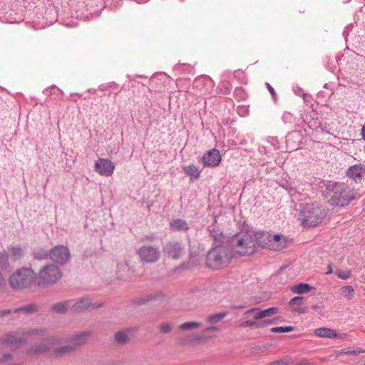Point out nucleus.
<instances>
[{
    "instance_id": "nucleus-22",
    "label": "nucleus",
    "mask_w": 365,
    "mask_h": 365,
    "mask_svg": "<svg viewBox=\"0 0 365 365\" xmlns=\"http://www.w3.org/2000/svg\"><path fill=\"white\" fill-rule=\"evenodd\" d=\"M313 289V287L308 284L299 283L290 287V290L294 294L307 293Z\"/></svg>"
},
{
    "instance_id": "nucleus-45",
    "label": "nucleus",
    "mask_w": 365,
    "mask_h": 365,
    "mask_svg": "<svg viewBox=\"0 0 365 365\" xmlns=\"http://www.w3.org/2000/svg\"><path fill=\"white\" fill-rule=\"evenodd\" d=\"M245 307L244 306H242V305H240V306H232V309H243Z\"/></svg>"
},
{
    "instance_id": "nucleus-18",
    "label": "nucleus",
    "mask_w": 365,
    "mask_h": 365,
    "mask_svg": "<svg viewBox=\"0 0 365 365\" xmlns=\"http://www.w3.org/2000/svg\"><path fill=\"white\" fill-rule=\"evenodd\" d=\"M70 309H72V301L71 300H65L63 302H58L53 304L51 308V311L52 313H54V314H64Z\"/></svg>"
},
{
    "instance_id": "nucleus-17",
    "label": "nucleus",
    "mask_w": 365,
    "mask_h": 365,
    "mask_svg": "<svg viewBox=\"0 0 365 365\" xmlns=\"http://www.w3.org/2000/svg\"><path fill=\"white\" fill-rule=\"evenodd\" d=\"M346 173L349 178L357 182L365 175V166L361 164L352 165L348 169Z\"/></svg>"
},
{
    "instance_id": "nucleus-13",
    "label": "nucleus",
    "mask_w": 365,
    "mask_h": 365,
    "mask_svg": "<svg viewBox=\"0 0 365 365\" xmlns=\"http://www.w3.org/2000/svg\"><path fill=\"white\" fill-rule=\"evenodd\" d=\"M95 168L99 175L109 177L113 173L115 165L107 158H100L96 162Z\"/></svg>"
},
{
    "instance_id": "nucleus-30",
    "label": "nucleus",
    "mask_w": 365,
    "mask_h": 365,
    "mask_svg": "<svg viewBox=\"0 0 365 365\" xmlns=\"http://www.w3.org/2000/svg\"><path fill=\"white\" fill-rule=\"evenodd\" d=\"M115 340L120 344H124L128 341V332L125 331H118L115 334Z\"/></svg>"
},
{
    "instance_id": "nucleus-32",
    "label": "nucleus",
    "mask_w": 365,
    "mask_h": 365,
    "mask_svg": "<svg viewBox=\"0 0 365 365\" xmlns=\"http://www.w3.org/2000/svg\"><path fill=\"white\" fill-rule=\"evenodd\" d=\"M34 256L36 259H44L49 256V253L44 249H38L34 251Z\"/></svg>"
},
{
    "instance_id": "nucleus-40",
    "label": "nucleus",
    "mask_w": 365,
    "mask_h": 365,
    "mask_svg": "<svg viewBox=\"0 0 365 365\" xmlns=\"http://www.w3.org/2000/svg\"><path fill=\"white\" fill-rule=\"evenodd\" d=\"M336 354L337 356H341L344 354L356 355V351L340 350V351H338Z\"/></svg>"
},
{
    "instance_id": "nucleus-6",
    "label": "nucleus",
    "mask_w": 365,
    "mask_h": 365,
    "mask_svg": "<svg viewBox=\"0 0 365 365\" xmlns=\"http://www.w3.org/2000/svg\"><path fill=\"white\" fill-rule=\"evenodd\" d=\"M326 216L327 211L321 205L312 203L302 208L299 219L303 227H312L321 225Z\"/></svg>"
},
{
    "instance_id": "nucleus-1",
    "label": "nucleus",
    "mask_w": 365,
    "mask_h": 365,
    "mask_svg": "<svg viewBox=\"0 0 365 365\" xmlns=\"http://www.w3.org/2000/svg\"><path fill=\"white\" fill-rule=\"evenodd\" d=\"M210 235L215 241V247L207 253L206 264L213 269H217L227 266L233 256L228 247L220 244L225 238L222 233L211 232Z\"/></svg>"
},
{
    "instance_id": "nucleus-19",
    "label": "nucleus",
    "mask_w": 365,
    "mask_h": 365,
    "mask_svg": "<svg viewBox=\"0 0 365 365\" xmlns=\"http://www.w3.org/2000/svg\"><path fill=\"white\" fill-rule=\"evenodd\" d=\"M170 228L174 232H187L190 225L187 221L182 219H173L170 222Z\"/></svg>"
},
{
    "instance_id": "nucleus-2",
    "label": "nucleus",
    "mask_w": 365,
    "mask_h": 365,
    "mask_svg": "<svg viewBox=\"0 0 365 365\" xmlns=\"http://www.w3.org/2000/svg\"><path fill=\"white\" fill-rule=\"evenodd\" d=\"M61 275H11L9 283L14 289L33 286L46 287L57 283Z\"/></svg>"
},
{
    "instance_id": "nucleus-28",
    "label": "nucleus",
    "mask_w": 365,
    "mask_h": 365,
    "mask_svg": "<svg viewBox=\"0 0 365 365\" xmlns=\"http://www.w3.org/2000/svg\"><path fill=\"white\" fill-rule=\"evenodd\" d=\"M197 262L196 257L190 256L189 261L187 263H182L180 267H178V269L180 271H189L190 269L194 266Z\"/></svg>"
},
{
    "instance_id": "nucleus-26",
    "label": "nucleus",
    "mask_w": 365,
    "mask_h": 365,
    "mask_svg": "<svg viewBox=\"0 0 365 365\" xmlns=\"http://www.w3.org/2000/svg\"><path fill=\"white\" fill-rule=\"evenodd\" d=\"M184 171L187 175L197 178L200 175V170L198 167L194 165H190L184 168Z\"/></svg>"
},
{
    "instance_id": "nucleus-51",
    "label": "nucleus",
    "mask_w": 365,
    "mask_h": 365,
    "mask_svg": "<svg viewBox=\"0 0 365 365\" xmlns=\"http://www.w3.org/2000/svg\"><path fill=\"white\" fill-rule=\"evenodd\" d=\"M312 308L317 310L319 308V307L317 305H314V306H312Z\"/></svg>"
},
{
    "instance_id": "nucleus-5",
    "label": "nucleus",
    "mask_w": 365,
    "mask_h": 365,
    "mask_svg": "<svg viewBox=\"0 0 365 365\" xmlns=\"http://www.w3.org/2000/svg\"><path fill=\"white\" fill-rule=\"evenodd\" d=\"M253 239L255 248L257 246L274 250H281L287 247V239L284 236L277 234L271 235L267 232H250Z\"/></svg>"
},
{
    "instance_id": "nucleus-25",
    "label": "nucleus",
    "mask_w": 365,
    "mask_h": 365,
    "mask_svg": "<svg viewBox=\"0 0 365 365\" xmlns=\"http://www.w3.org/2000/svg\"><path fill=\"white\" fill-rule=\"evenodd\" d=\"M8 251L10 252L11 259L14 261L19 259L23 255V251L20 247L10 246L8 248Z\"/></svg>"
},
{
    "instance_id": "nucleus-27",
    "label": "nucleus",
    "mask_w": 365,
    "mask_h": 365,
    "mask_svg": "<svg viewBox=\"0 0 365 365\" xmlns=\"http://www.w3.org/2000/svg\"><path fill=\"white\" fill-rule=\"evenodd\" d=\"M202 327V323L198 322H187L181 324L179 326V329L180 330H189V329H195Z\"/></svg>"
},
{
    "instance_id": "nucleus-10",
    "label": "nucleus",
    "mask_w": 365,
    "mask_h": 365,
    "mask_svg": "<svg viewBox=\"0 0 365 365\" xmlns=\"http://www.w3.org/2000/svg\"><path fill=\"white\" fill-rule=\"evenodd\" d=\"M51 260L59 264H64L68 262L71 254L68 248L63 245H56L49 252Z\"/></svg>"
},
{
    "instance_id": "nucleus-36",
    "label": "nucleus",
    "mask_w": 365,
    "mask_h": 365,
    "mask_svg": "<svg viewBox=\"0 0 365 365\" xmlns=\"http://www.w3.org/2000/svg\"><path fill=\"white\" fill-rule=\"evenodd\" d=\"M277 322V318L269 319H260L259 323H262V328L264 327L269 324H276Z\"/></svg>"
},
{
    "instance_id": "nucleus-31",
    "label": "nucleus",
    "mask_w": 365,
    "mask_h": 365,
    "mask_svg": "<svg viewBox=\"0 0 365 365\" xmlns=\"http://www.w3.org/2000/svg\"><path fill=\"white\" fill-rule=\"evenodd\" d=\"M40 274H59L58 268L54 264L43 267Z\"/></svg>"
},
{
    "instance_id": "nucleus-3",
    "label": "nucleus",
    "mask_w": 365,
    "mask_h": 365,
    "mask_svg": "<svg viewBox=\"0 0 365 365\" xmlns=\"http://www.w3.org/2000/svg\"><path fill=\"white\" fill-rule=\"evenodd\" d=\"M253 239L250 232H239L233 235L229 242V248L233 257H247L256 252Z\"/></svg>"
},
{
    "instance_id": "nucleus-43",
    "label": "nucleus",
    "mask_w": 365,
    "mask_h": 365,
    "mask_svg": "<svg viewBox=\"0 0 365 365\" xmlns=\"http://www.w3.org/2000/svg\"><path fill=\"white\" fill-rule=\"evenodd\" d=\"M267 88L271 95L274 97L276 95L274 88L269 84H267Z\"/></svg>"
},
{
    "instance_id": "nucleus-47",
    "label": "nucleus",
    "mask_w": 365,
    "mask_h": 365,
    "mask_svg": "<svg viewBox=\"0 0 365 365\" xmlns=\"http://www.w3.org/2000/svg\"><path fill=\"white\" fill-rule=\"evenodd\" d=\"M353 351H356V354H360V353H365V350L361 349H359L357 350H353Z\"/></svg>"
},
{
    "instance_id": "nucleus-15",
    "label": "nucleus",
    "mask_w": 365,
    "mask_h": 365,
    "mask_svg": "<svg viewBox=\"0 0 365 365\" xmlns=\"http://www.w3.org/2000/svg\"><path fill=\"white\" fill-rule=\"evenodd\" d=\"M202 161L205 166L215 167L221 162V155L217 149H211L206 152L202 158Z\"/></svg>"
},
{
    "instance_id": "nucleus-42",
    "label": "nucleus",
    "mask_w": 365,
    "mask_h": 365,
    "mask_svg": "<svg viewBox=\"0 0 365 365\" xmlns=\"http://www.w3.org/2000/svg\"><path fill=\"white\" fill-rule=\"evenodd\" d=\"M220 330H221L220 328L217 326H210V327H207L205 329V331H220Z\"/></svg>"
},
{
    "instance_id": "nucleus-48",
    "label": "nucleus",
    "mask_w": 365,
    "mask_h": 365,
    "mask_svg": "<svg viewBox=\"0 0 365 365\" xmlns=\"http://www.w3.org/2000/svg\"><path fill=\"white\" fill-rule=\"evenodd\" d=\"M342 279H346L349 277V275H338Z\"/></svg>"
},
{
    "instance_id": "nucleus-4",
    "label": "nucleus",
    "mask_w": 365,
    "mask_h": 365,
    "mask_svg": "<svg viewBox=\"0 0 365 365\" xmlns=\"http://www.w3.org/2000/svg\"><path fill=\"white\" fill-rule=\"evenodd\" d=\"M329 202L331 205L344 207L354 198L356 192L344 183L335 182L328 185Z\"/></svg>"
},
{
    "instance_id": "nucleus-34",
    "label": "nucleus",
    "mask_w": 365,
    "mask_h": 365,
    "mask_svg": "<svg viewBox=\"0 0 365 365\" xmlns=\"http://www.w3.org/2000/svg\"><path fill=\"white\" fill-rule=\"evenodd\" d=\"M173 328V325L171 323L164 322L159 325V329L163 334L170 332Z\"/></svg>"
},
{
    "instance_id": "nucleus-44",
    "label": "nucleus",
    "mask_w": 365,
    "mask_h": 365,
    "mask_svg": "<svg viewBox=\"0 0 365 365\" xmlns=\"http://www.w3.org/2000/svg\"><path fill=\"white\" fill-rule=\"evenodd\" d=\"M309 363L307 360H303V361H301L296 364V365H309Z\"/></svg>"
},
{
    "instance_id": "nucleus-23",
    "label": "nucleus",
    "mask_w": 365,
    "mask_h": 365,
    "mask_svg": "<svg viewBox=\"0 0 365 365\" xmlns=\"http://www.w3.org/2000/svg\"><path fill=\"white\" fill-rule=\"evenodd\" d=\"M38 310V306L36 304H31L24 307H19L14 310V313L19 314L24 312L26 314H31Z\"/></svg>"
},
{
    "instance_id": "nucleus-35",
    "label": "nucleus",
    "mask_w": 365,
    "mask_h": 365,
    "mask_svg": "<svg viewBox=\"0 0 365 365\" xmlns=\"http://www.w3.org/2000/svg\"><path fill=\"white\" fill-rule=\"evenodd\" d=\"M11 356L9 354H4L0 359V365H10L11 364Z\"/></svg>"
},
{
    "instance_id": "nucleus-38",
    "label": "nucleus",
    "mask_w": 365,
    "mask_h": 365,
    "mask_svg": "<svg viewBox=\"0 0 365 365\" xmlns=\"http://www.w3.org/2000/svg\"><path fill=\"white\" fill-rule=\"evenodd\" d=\"M292 268L290 263H284L279 267V272H291Z\"/></svg>"
},
{
    "instance_id": "nucleus-39",
    "label": "nucleus",
    "mask_w": 365,
    "mask_h": 365,
    "mask_svg": "<svg viewBox=\"0 0 365 365\" xmlns=\"http://www.w3.org/2000/svg\"><path fill=\"white\" fill-rule=\"evenodd\" d=\"M23 272H26L27 274H33L34 271L29 267H23L21 269L16 270L14 274H23Z\"/></svg>"
},
{
    "instance_id": "nucleus-9",
    "label": "nucleus",
    "mask_w": 365,
    "mask_h": 365,
    "mask_svg": "<svg viewBox=\"0 0 365 365\" xmlns=\"http://www.w3.org/2000/svg\"><path fill=\"white\" fill-rule=\"evenodd\" d=\"M138 255L142 262L153 263L160 259V252L157 247L143 246L139 248Z\"/></svg>"
},
{
    "instance_id": "nucleus-7",
    "label": "nucleus",
    "mask_w": 365,
    "mask_h": 365,
    "mask_svg": "<svg viewBox=\"0 0 365 365\" xmlns=\"http://www.w3.org/2000/svg\"><path fill=\"white\" fill-rule=\"evenodd\" d=\"M277 307H270L264 310H261L259 308H252L246 311L243 315L247 318L251 314H253V320H247L241 324L242 327H255L262 328V323H259V320L272 317L278 313Z\"/></svg>"
},
{
    "instance_id": "nucleus-14",
    "label": "nucleus",
    "mask_w": 365,
    "mask_h": 365,
    "mask_svg": "<svg viewBox=\"0 0 365 365\" xmlns=\"http://www.w3.org/2000/svg\"><path fill=\"white\" fill-rule=\"evenodd\" d=\"M103 306V303L93 302L91 298L83 297L79 299L76 303H72V310L75 312H81L89 308L96 309Z\"/></svg>"
},
{
    "instance_id": "nucleus-21",
    "label": "nucleus",
    "mask_w": 365,
    "mask_h": 365,
    "mask_svg": "<svg viewBox=\"0 0 365 365\" xmlns=\"http://www.w3.org/2000/svg\"><path fill=\"white\" fill-rule=\"evenodd\" d=\"M51 339L46 340L43 344L30 349L29 352L34 354H42L48 351L51 346Z\"/></svg>"
},
{
    "instance_id": "nucleus-11",
    "label": "nucleus",
    "mask_w": 365,
    "mask_h": 365,
    "mask_svg": "<svg viewBox=\"0 0 365 365\" xmlns=\"http://www.w3.org/2000/svg\"><path fill=\"white\" fill-rule=\"evenodd\" d=\"M88 336V333L86 331H81L79 333L75 334L70 338L69 341L71 345H67L56 349H55V352L63 354L70 352L73 351L76 346L85 344L87 341Z\"/></svg>"
},
{
    "instance_id": "nucleus-49",
    "label": "nucleus",
    "mask_w": 365,
    "mask_h": 365,
    "mask_svg": "<svg viewBox=\"0 0 365 365\" xmlns=\"http://www.w3.org/2000/svg\"><path fill=\"white\" fill-rule=\"evenodd\" d=\"M4 281V279L3 278V275H0V287L3 284Z\"/></svg>"
},
{
    "instance_id": "nucleus-8",
    "label": "nucleus",
    "mask_w": 365,
    "mask_h": 365,
    "mask_svg": "<svg viewBox=\"0 0 365 365\" xmlns=\"http://www.w3.org/2000/svg\"><path fill=\"white\" fill-rule=\"evenodd\" d=\"M41 331L36 329H30L24 331L8 333L4 337H0V344L6 343L10 345L24 344L29 336L38 334Z\"/></svg>"
},
{
    "instance_id": "nucleus-41",
    "label": "nucleus",
    "mask_w": 365,
    "mask_h": 365,
    "mask_svg": "<svg viewBox=\"0 0 365 365\" xmlns=\"http://www.w3.org/2000/svg\"><path fill=\"white\" fill-rule=\"evenodd\" d=\"M12 312L14 313V311L9 309L0 310V317L7 316Z\"/></svg>"
},
{
    "instance_id": "nucleus-46",
    "label": "nucleus",
    "mask_w": 365,
    "mask_h": 365,
    "mask_svg": "<svg viewBox=\"0 0 365 365\" xmlns=\"http://www.w3.org/2000/svg\"><path fill=\"white\" fill-rule=\"evenodd\" d=\"M361 135L364 139H365V125L363 126L361 129Z\"/></svg>"
},
{
    "instance_id": "nucleus-24",
    "label": "nucleus",
    "mask_w": 365,
    "mask_h": 365,
    "mask_svg": "<svg viewBox=\"0 0 365 365\" xmlns=\"http://www.w3.org/2000/svg\"><path fill=\"white\" fill-rule=\"evenodd\" d=\"M227 312H222L216 313L214 314L209 315L206 318V322L211 324H215L220 322L222 319H224L227 316Z\"/></svg>"
},
{
    "instance_id": "nucleus-50",
    "label": "nucleus",
    "mask_w": 365,
    "mask_h": 365,
    "mask_svg": "<svg viewBox=\"0 0 365 365\" xmlns=\"http://www.w3.org/2000/svg\"><path fill=\"white\" fill-rule=\"evenodd\" d=\"M333 271L331 269V268L329 267V270L327 271L324 274H332Z\"/></svg>"
},
{
    "instance_id": "nucleus-16",
    "label": "nucleus",
    "mask_w": 365,
    "mask_h": 365,
    "mask_svg": "<svg viewBox=\"0 0 365 365\" xmlns=\"http://www.w3.org/2000/svg\"><path fill=\"white\" fill-rule=\"evenodd\" d=\"M315 336L321 338L334 339L339 338L343 339L346 336V334H337L336 331L332 329L327 327H320L314 330Z\"/></svg>"
},
{
    "instance_id": "nucleus-20",
    "label": "nucleus",
    "mask_w": 365,
    "mask_h": 365,
    "mask_svg": "<svg viewBox=\"0 0 365 365\" xmlns=\"http://www.w3.org/2000/svg\"><path fill=\"white\" fill-rule=\"evenodd\" d=\"M304 297H295L292 298L289 304L292 307V311L299 314H303L306 312V308L301 307L303 302Z\"/></svg>"
},
{
    "instance_id": "nucleus-37",
    "label": "nucleus",
    "mask_w": 365,
    "mask_h": 365,
    "mask_svg": "<svg viewBox=\"0 0 365 365\" xmlns=\"http://www.w3.org/2000/svg\"><path fill=\"white\" fill-rule=\"evenodd\" d=\"M289 364L288 359L284 358L281 359L278 361H273L270 363L269 365H287Z\"/></svg>"
},
{
    "instance_id": "nucleus-29",
    "label": "nucleus",
    "mask_w": 365,
    "mask_h": 365,
    "mask_svg": "<svg viewBox=\"0 0 365 365\" xmlns=\"http://www.w3.org/2000/svg\"><path fill=\"white\" fill-rule=\"evenodd\" d=\"M341 293L347 299H351L354 296V289L351 286H344L341 288Z\"/></svg>"
},
{
    "instance_id": "nucleus-12",
    "label": "nucleus",
    "mask_w": 365,
    "mask_h": 365,
    "mask_svg": "<svg viewBox=\"0 0 365 365\" xmlns=\"http://www.w3.org/2000/svg\"><path fill=\"white\" fill-rule=\"evenodd\" d=\"M164 253L170 258L179 259L185 253V246L180 242L170 241L163 247Z\"/></svg>"
},
{
    "instance_id": "nucleus-33",
    "label": "nucleus",
    "mask_w": 365,
    "mask_h": 365,
    "mask_svg": "<svg viewBox=\"0 0 365 365\" xmlns=\"http://www.w3.org/2000/svg\"><path fill=\"white\" fill-rule=\"evenodd\" d=\"M294 330V328L292 326L277 327H273L270 329L271 332H272V333L290 332Z\"/></svg>"
}]
</instances>
